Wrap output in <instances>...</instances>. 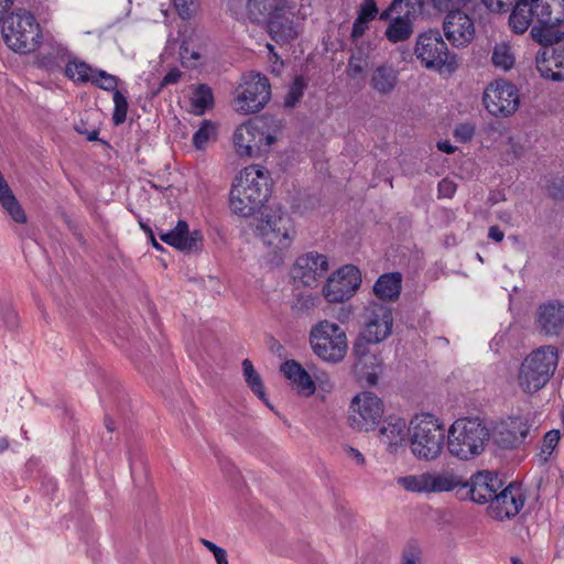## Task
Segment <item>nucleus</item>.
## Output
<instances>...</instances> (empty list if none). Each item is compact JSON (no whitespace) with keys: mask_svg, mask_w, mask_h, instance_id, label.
I'll list each match as a JSON object with an SVG mask.
<instances>
[{"mask_svg":"<svg viewBox=\"0 0 564 564\" xmlns=\"http://www.w3.org/2000/svg\"><path fill=\"white\" fill-rule=\"evenodd\" d=\"M384 413V405L380 398L369 391L354 397L349 406V423L357 431H372Z\"/></svg>","mask_w":564,"mask_h":564,"instance_id":"15","label":"nucleus"},{"mask_svg":"<svg viewBox=\"0 0 564 564\" xmlns=\"http://www.w3.org/2000/svg\"><path fill=\"white\" fill-rule=\"evenodd\" d=\"M491 62L495 67L503 72L510 70L516 63L511 45L508 42L497 43L492 51Z\"/></svg>","mask_w":564,"mask_h":564,"instance_id":"38","label":"nucleus"},{"mask_svg":"<svg viewBox=\"0 0 564 564\" xmlns=\"http://www.w3.org/2000/svg\"><path fill=\"white\" fill-rule=\"evenodd\" d=\"M525 492L520 485L509 484L491 500L488 512L497 520H505L516 517L524 507Z\"/></svg>","mask_w":564,"mask_h":564,"instance_id":"18","label":"nucleus"},{"mask_svg":"<svg viewBox=\"0 0 564 564\" xmlns=\"http://www.w3.org/2000/svg\"><path fill=\"white\" fill-rule=\"evenodd\" d=\"M1 33L6 44L14 52L28 54L39 47L42 37L35 17L24 10L12 12L2 21Z\"/></svg>","mask_w":564,"mask_h":564,"instance_id":"8","label":"nucleus"},{"mask_svg":"<svg viewBox=\"0 0 564 564\" xmlns=\"http://www.w3.org/2000/svg\"><path fill=\"white\" fill-rule=\"evenodd\" d=\"M316 296H313L311 293H303L297 296L293 308H295L297 312L306 313L316 306Z\"/></svg>","mask_w":564,"mask_h":564,"instance_id":"47","label":"nucleus"},{"mask_svg":"<svg viewBox=\"0 0 564 564\" xmlns=\"http://www.w3.org/2000/svg\"><path fill=\"white\" fill-rule=\"evenodd\" d=\"M280 2H286V0H248L247 17L251 22L267 23L271 11H276Z\"/></svg>","mask_w":564,"mask_h":564,"instance_id":"35","label":"nucleus"},{"mask_svg":"<svg viewBox=\"0 0 564 564\" xmlns=\"http://www.w3.org/2000/svg\"><path fill=\"white\" fill-rule=\"evenodd\" d=\"M482 3L492 12H505L514 0H481ZM535 20L533 4L531 0H517L514 8L509 17V25L517 34H522L530 28Z\"/></svg>","mask_w":564,"mask_h":564,"instance_id":"19","label":"nucleus"},{"mask_svg":"<svg viewBox=\"0 0 564 564\" xmlns=\"http://www.w3.org/2000/svg\"><path fill=\"white\" fill-rule=\"evenodd\" d=\"M242 371L245 376V380L250 387V389L254 392V394L262 400L265 405L273 410V406L269 402L265 395L264 387L262 383L261 377L254 370L252 362L249 359H245L242 362Z\"/></svg>","mask_w":564,"mask_h":564,"instance_id":"36","label":"nucleus"},{"mask_svg":"<svg viewBox=\"0 0 564 564\" xmlns=\"http://www.w3.org/2000/svg\"><path fill=\"white\" fill-rule=\"evenodd\" d=\"M443 31L447 41L456 47L468 45L475 37V23L462 9L447 12L443 21Z\"/></svg>","mask_w":564,"mask_h":564,"instance_id":"20","label":"nucleus"},{"mask_svg":"<svg viewBox=\"0 0 564 564\" xmlns=\"http://www.w3.org/2000/svg\"><path fill=\"white\" fill-rule=\"evenodd\" d=\"M366 66V61L361 57H350L347 66V74L351 78H356L362 74Z\"/></svg>","mask_w":564,"mask_h":564,"instance_id":"50","label":"nucleus"},{"mask_svg":"<svg viewBox=\"0 0 564 564\" xmlns=\"http://www.w3.org/2000/svg\"><path fill=\"white\" fill-rule=\"evenodd\" d=\"M414 53L427 69H434L441 74H452L457 68L456 56L449 54L446 43L437 31H427L420 34Z\"/></svg>","mask_w":564,"mask_h":564,"instance_id":"10","label":"nucleus"},{"mask_svg":"<svg viewBox=\"0 0 564 564\" xmlns=\"http://www.w3.org/2000/svg\"><path fill=\"white\" fill-rule=\"evenodd\" d=\"M182 72L178 68L170 69L161 82V86L174 85L180 82Z\"/></svg>","mask_w":564,"mask_h":564,"instance_id":"54","label":"nucleus"},{"mask_svg":"<svg viewBox=\"0 0 564 564\" xmlns=\"http://www.w3.org/2000/svg\"><path fill=\"white\" fill-rule=\"evenodd\" d=\"M475 134V127L471 123H460L454 130V137L460 142H468Z\"/></svg>","mask_w":564,"mask_h":564,"instance_id":"49","label":"nucleus"},{"mask_svg":"<svg viewBox=\"0 0 564 564\" xmlns=\"http://www.w3.org/2000/svg\"><path fill=\"white\" fill-rule=\"evenodd\" d=\"M325 387H326L325 390L329 391V390H332L333 384L329 381H326Z\"/></svg>","mask_w":564,"mask_h":564,"instance_id":"64","label":"nucleus"},{"mask_svg":"<svg viewBox=\"0 0 564 564\" xmlns=\"http://www.w3.org/2000/svg\"><path fill=\"white\" fill-rule=\"evenodd\" d=\"M310 344L318 358L330 364L344 360L348 349L346 333L338 324L327 319L319 321L312 327Z\"/></svg>","mask_w":564,"mask_h":564,"instance_id":"9","label":"nucleus"},{"mask_svg":"<svg viewBox=\"0 0 564 564\" xmlns=\"http://www.w3.org/2000/svg\"><path fill=\"white\" fill-rule=\"evenodd\" d=\"M402 564H421V550L410 545L403 552Z\"/></svg>","mask_w":564,"mask_h":564,"instance_id":"51","label":"nucleus"},{"mask_svg":"<svg viewBox=\"0 0 564 564\" xmlns=\"http://www.w3.org/2000/svg\"><path fill=\"white\" fill-rule=\"evenodd\" d=\"M402 276L398 272L382 274L375 283V294L382 300L397 299L401 291Z\"/></svg>","mask_w":564,"mask_h":564,"instance_id":"33","label":"nucleus"},{"mask_svg":"<svg viewBox=\"0 0 564 564\" xmlns=\"http://www.w3.org/2000/svg\"><path fill=\"white\" fill-rule=\"evenodd\" d=\"M306 88V84L301 76L294 78L292 85L290 86L289 93L285 97L284 104L286 107H294L296 102L301 99Z\"/></svg>","mask_w":564,"mask_h":564,"instance_id":"44","label":"nucleus"},{"mask_svg":"<svg viewBox=\"0 0 564 564\" xmlns=\"http://www.w3.org/2000/svg\"><path fill=\"white\" fill-rule=\"evenodd\" d=\"M465 487H469L470 499L476 503L491 502L501 487V480L491 471H478L473 475Z\"/></svg>","mask_w":564,"mask_h":564,"instance_id":"24","label":"nucleus"},{"mask_svg":"<svg viewBox=\"0 0 564 564\" xmlns=\"http://www.w3.org/2000/svg\"><path fill=\"white\" fill-rule=\"evenodd\" d=\"M456 192V184L449 178H443L438 183V194L441 197L451 198Z\"/></svg>","mask_w":564,"mask_h":564,"instance_id":"53","label":"nucleus"},{"mask_svg":"<svg viewBox=\"0 0 564 564\" xmlns=\"http://www.w3.org/2000/svg\"><path fill=\"white\" fill-rule=\"evenodd\" d=\"M538 23H564V0H531Z\"/></svg>","mask_w":564,"mask_h":564,"instance_id":"30","label":"nucleus"},{"mask_svg":"<svg viewBox=\"0 0 564 564\" xmlns=\"http://www.w3.org/2000/svg\"><path fill=\"white\" fill-rule=\"evenodd\" d=\"M443 420L430 412L414 414L408 423V443L411 454L423 462L441 457L446 445Z\"/></svg>","mask_w":564,"mask_h":564,"instance_id":"3","label":"nucleus"},{"mask_svg":"<svg viewBox=\"0 0 564 564\" xmlns=\"http://www.w3.org/2000/svg\"><path fill=\"white\" fill-rule=\"evenodd\" d=\"M379 440L390 453L398 452L408 442V424L404 419L388 417L379 429Z\"/></svg>","mask_w":564,"mask_h":564,"instance_id":"28","label":"nucleus"},{"mask_svg":"<svg viewBox=\"0 0 564 564\" xmlns=\"http://www.w3.org/2000/svg\"><path fill=\"white\" fill-rule=\"evenodd\" d=\"M488 238L495 242H501L505 238V232L498 226H491L488 229Z\"/></svg>","mask_w":564,"mask_h":564,"instance_id":"56","label":"nucleus"},{"mask_svg":"<svg viewBox=\"0 0 564 564\" xmlns=\"http://www.w3.org/2000/svg\"><path fill=\"white\" fill-rule=\"evenodd\" d=\"M177 14L183 19H191L199 8V0H172Z\"/></svg>","mask_w":564,"mask_h":564,"instance_id":"45","label":"nucleus"},{"mask_svg":"<svg viewBox=\"0 0 564 564\" xmlns=\"http://www.w3.org/2000/svg\"><path fill=\"white\" fill-rule=\"evenodd\" d=\"M368 26L369 22L357 17L352 24L351 36L355 39L361 36L366 32Z\"/></svg>","mask_w":564,"mask_h":564,"instance_id":"55","label":"nucleus"},{"mask_svg":"<svg viewBox=\"0 0 564 564\" xmlns=\"http://www.w3.org/2000/svg\"><path fill=\"white\" fill-rule=\"evenodd\" d=\"M113 113L112 121L116 126L122 124L127 120L128 98L121 90L115 91L112 95Z\"/></svg>","mask_w":564,"mask_h":564,"instance_id":"42","label":"nucleus"},{"mask_svg":"<svg viewBox=\"0 0 564 564\" xmlns=\"http://www.w3.org/2000/svg\"><path fill=\"white\" fill-rule=\"evenodd\" d=\"M202 543L205 545L207 550H209L213 554L221 550L223 547L216 545L214 542L203 539Z\"/></svg>","mask_w":564,"mask_h":564,"instance_id":"60","label":"nucleus"},{"mask_svg":"<svg viewBox=\"0 0 564 564\" xmlns=\"http://www.w3.org/2000/svg\"><path fill=\"white\" fill-rule=\"evenodd\" d=\"M360 283L359 269L352 264H346L327 279L323 294L329 303H340L350 299Z\"/></svg>","mask_w":564,"mask_h":564,"instance_id":"17","label":"nucleus"},{"mask_svg":"<svg viewBox=\"0 0 564 564\" xmlns=\"http://www.w3.org/2000/svg\"><path fill=\"white\" fill-rule=\"evenodd\" d=\"M392 327L393 316L389 306L372 303L366 308L362 329L352 347L357 372L362 371L367 367L368 361L371 366L379 367L380 361L378 357L370 354V345L384 341L391 335Z\"/></svg>","mask_w":564,"mask_h":564,"instance_id":"2","label":"nucleus"},{"mask_svg":"<svg viewBox=\"0 0 564 564\" xmlns=\"http://www.w3.org/2000/svg\"><path fill=\"white\" fill-rule=\"evenodd\" d=\"M216 137V126L210 120H204L193 135V144L197 150H204L210 139Z\"/></svg>","mask_w":564,"mask_h":564,"instance_id":"40","label":"nucleus"},{"mask_svg":"<svg viewBox=\"0 0 564 564\" xmlns=\"http://www.w3.org/2000/svg\"><path fill=\"white\" fill-rule=\"evenodd\" d=\"M558 364V351L542 346L529 354L520 365L517 383L522 392L533 394L546 386Z\"/></svg>","mask_w":564,"mask_h":564,"instance_id":"7","label":"nucleus"},{"mask_svg":"<svg viewBox=\"0 0 564 564\" xmlns=\"http://www.w3.org/2000/svg\"><path fill=\"white\" fill-rule=\"evenodd\" d=\"M378 7L373 0H365L358 11V18L370 22L378 15Z\"/></svg>","mask_w":564,"mask_h":564,"instance_id":"48","label":"nucleus"},{"mask_svg":"<svg viewBox=\"0 0 564 564\" xmlns=\"http://www.w3.org/2000/svg\"><path fill=\"white\" fill-rule=\"evenodd\" d=\"M560 440V430L553 429L544 434L540 452L536 455L540 463H547L556 456Z\"/></svg>","mask_w":564,"mask_h":564,"instance_id":"39","label":"nucleus"},{"mask_svg":"<svg viewBox=\"0 0 564 564\" xmlns=\"http://www.w3.org/2000/svg\"><path fill=\"white\" fill-rule=\"evenodd\" d=\"M328 271V260L324 254L307 252L300 256L293 268L294 280L303 285L314 288Z\"/></svg>","mask_w":564,"mask_h":564,"instance_id":"21","label":"nucleus"},{"mask_svg":"<svg viewBox=\"0 0 564 564\" xmlns=\"http://www.w3.org/2000/svg\"><path fill=\"white\" fill-rule=\"evenodd\" d=\"M97 135H98V132H97V131H93L91 133H89V135H88V138H87V139H88L89 141H94V140H96V139H97Z\"/></svg>","mask_w":564,"mask_h":564,"instance_id":"63","label":"nucleus"},{"mask_svg":"<svg viewBox=\"0 0 564 564\" xmlns=\"http://www.w3.org/2000/svg\"><path fill=\"white\" fill-rule=\"evenodd\" d=\"M214 106V94L209 86L199 84L193 86L188 97V104L185 108L188 112L195 116L204 115L208 109Z\"/></svg>","mask_w":564,"mask_h":564,"instance_id":"31","label":"nucleus"},{"mask_svg":"<svg viewBox=\"0 0 564 564\" xmlns=\"http://www.w3.org/2000/svg\"><path fill=\"white\" fill-rule=\"evenodd\" d=\"M536 323L547 335H557L564 327V304L557 300L539 306Z\"/></svg>","mask_w":564,"mask_h":564,"instance_id":"27","label":"nucleus"},{"mask_svg":"<svg viewBox=\"0 0 564 564\" xmlns=\"http://www.w3.org/2000/svg\"><path fill=\"white\" fill-rule=\"evenodd\" d=\"M489 437L490 431L480 417H458L447 429L446 448L459 460H471L485 451Z\"/></svg>","mask_w":564,"mask_h":564,"instance_id":"4","label":"nucleus"},{"mask_svg":"<svg viewBox=\"0 0 564 564\" xmlns=\"http://www.w3.org/2000/svg\"><path fill=\"white\" fill-rule=\"evenodd\" d=\"M280 371L288 379L291 388L300 395L311 397L316 390V386L311 375L302 365L293 359L284 361Z\"/></svg>","mask_w":564,"mask_h":564,"instance_id":"26","label":"nucleus"},{"mask_svg":"<svg viewBox=\"0 0 564 564\" xmlns=\"http://www.w3.org/2000/svg\"><path fill=\"white\" fill-rule=\"evenodd\" d=\"M421 0H393L389 8L379 15L388 20L384 35L391 43L409 40L413 33V21L421 10Z\"/></svg>","mask_w":564,"mask_h":564,"instance_id":"12","label":"nucleus"},{"mask_svg":"<svg viewBox=\"0 0 564 564\" xmlns=\"http://www.w3.org/2000/svg\"><path fill=\"white\" fill-rule=\"evenodd\" d=\"M256 236L274 256L288 250L295 237L292 217L279 204L264 208L256 224Z\"/></svg>","mask_w":564,"mask_h":564,"instance_id":"6","label":"nucleus"},{"mask_svg":"<svg viewBox=\"0 0 564 564\" xmlns=\"http://www.w3.org/2000/svg\"><path fill=\"white\" fill-rule=\"evenodd\" d=\"M397 484L408 492L430 495L427 471L399 477Z\"/></svg>","mask_w":564,"mask_h":564,"instance_id":"37","label":"nucleus"},{"mask_svg":"<svg viewBox=\"0 0 564 564\" xmlns=\"http://www.w3.org/2000/svg\"><path fill=\"white\" fill-rule=\"evenodd\" d=\"M265 24L271 39L279 44L294 41L301 32V18L297 15L296 6L289 0L280 2L276 11H271Z\"/></svg>","mask_w":564,"mask_h":564,"instance_id":"16","label":"nucleus"},{"mask_svg":"<svg viewBox=\"0 0 564 564\" xmlns=\"http://www.w3.org/2000/svg\"><path fill=\"white\" fill-rule=\"evenodd\" d=\"M471 0H431L432 6L440 12H451L454 10L463 9Z\"/></svg>","mask_w":564,"mask_h":564,"instance_id":"46","label":"nucleus"},{"mask_svg":"<svg viewBox=\"0 0 564 564\" xmlns=\"http://www.w3.org/2000/svg\"><path fill=\"white\" fill-rule=\"evenodd\" d=\"M271 86L268 78L259 73H249L242 77L235 98V109L240 113L259 111L269 101Z\"/></svg>","mask_w":564,"mask_h":564,"instance_id":"13","label":"nucleus"},{"mask_svg":"<svg viewBox=\"0 0 564 564\" xmlns=\"http://www.w3.org/2000/svg\"><path fill=\"white\" fill-rule=\"evenodd\" d=\"M70 57L66 44L53 37H46L36 55L35 64L47 72L61 69L62 64Z\"/></svg>","mask_w":564,"mask_h":564,"instance_id":"25","label":"nucleus"},{"mask_svg":"<svg viewBox=\"0 0 564 564\" xmlns=\"http://www.w3.org/2000/svg\"><path fill=\"white\" fill-rule=\"evenodd\" d=\"M267 48L269 51V61H270L271 72L274 74H280L283 68V61L275 53L272 44L267 43Z\"/></svg>","mask_w":564,"mask_h":564,"instance_id":"52","label":"nucleus"},{"mask_svg":"<svg viewBox=\"0 0 564 564\" xmlns=\"http://www.w3.org/2000/svg\"><path fill=\"white\" fill-rule=\"evenodd\" d=\"M119 83H120V79L117 76L109 74L106 70L97 69V68L95 70V74L91 79L93 85H95L96 87H98L102 90L111 91L112 95L115 94V91L120 90V89H118Z\"/></svg>","mask_w":564,"mask_h":564,"instance_id":"41","label":"nucleus"},{"mask_svg":"<svg viewBox=\"0 0 564 564\" xmlns=\"http://www.w3.org/2000/svg\"><path fill=\"white\" fill-rule=\"evenodd\" d=\"M214 556L217 564H229L227 560V552L225 549L218 550V552H216Z\"/></svg>","mask_w":564,"mask_h":564,"instance_id":"59","label":"nucleus"},{"mask_svg":"<svg viewBox=\"0 0 564 564\" xmlns=\"http://www.w3.org/2000/svg\"><path fill=\"white\" fill-rule=\"evenodd\" d=\"M534 429L535 421L531 413H514L496 421L491 436L499 448L516 449L525 444Z\"/></svg>","mask_w":564,"mask_h":564,"instance_id":"11","label":"nucleus"},{"mask_svg":"<svg viewBox=\"0 0 564 564\" xmlns=\"http://www.w3.org/2000/svg\"><path fill=\"white\" fill-rule=\"evenodd\" d=\"M397 84L398 72L393 67L381 65L373 69L370 86L376 93L388 95L395 88Z\"/></svg>","mask_w":564,"mask_h":564,"instance_id":"32","label":"nucleus"},{"mask_svg":"<svg viewBox=\"0 0 564 564\" xmlns=\"http://www.w3.org/2000/svg\"><path fill=\"white\" fill-rule=\"evenodd\" d=\"M558 24H542L533 25L530 34L531 37L542 45L552 44L554 40L552 28L557 26Z\"/></svg>","mask_w":564,"mask_h":564,"instance_id":"43","label":"nucleus"},{"mask_svg":"<svg viewBox=\"0 0 564 564\" xmlns=\"http://www.w3.org/2000/svg\"><path fill=\"white\" fill-rule=\"evenodd\" d=\"M9 447V440L7 437H0V453L4 452Z\"/></svg>","mask_w":564,"mask_h":564,"instance_id":"61","label":"nucleus"},{"mask_svg":"<svg viewBox=\"0 0 564 564\" xmlns=\"http://www.w3.org/2000/svg\"><path fill=\"white\" fill-rule=\"evenodd\" d=\"M540 76L551 82H564V45L543 47L535 55Z\"/></svg>","mask_w":564,"mask_h":564,"instance_id":"23","label":"nucleus"},{"mask_svg":"<svg viewBox=\"0 0 564 564\" xmlns=\"http://www.w3.org/2000/svg\"><path fill=\"white\" fill-rule=\"evenodd\" d=\"M281 126L270 117H256L236 128L232 144L239 158H260L271 151L278 140Z\"/></svg>","mask_w":564,"mask_h":564,"instance_id":"5","label":"nucleus"},{"mask_svg":"<svg viewBox=\"0 0 564 564\" xmlns=\"http://www.w3.org/2000/svg\"><path fill=\"white\" fill-rule=\"evenodd\" d=\"M346 453H347L348 457H350L351 459H354L356 462V464H358V465L365 464V457L357 448L348 447L346 449Z\"/></svg>","mask_w":564,"mask_h":564,"instance_id":"57","label":"nucleus"},{"mask_svg":"<svg viewBox=\"0 0 564 564\" xmlns=\"http://www.w3.org/2000/svg\"><path fill=\"white\" fill-rule=\"evenodd\" d=\"M163 242L185 253H196L202 250L204 237L199 229L189 230L188 224L180 219L174 228L160 235Z\"/></svg>","mask_w":564,"mask_h":564,"instance_id":"22","label":"nucleus"},{"mask_svg":"<svg viewBox=\"0 0 564 564\" xmlns=\"http://www.w3.org/2000/svg\"><path fill=\"white\" fill-rule=\"evenodd\" d=\"M65 76L75 84L91 83L96 68L76 57H68L65 61Z\"/></svg>","mask_w":564,"mask_h":564,"instance_id":"34","label":"nucleus"},{"mask_svg":"<svg viewBox=\"0 0 564 564\" xmlns=\"http://www.w3.org/2000/svg\"><path fill=\"white\" fill-rule=\"evenodd\" d=\"M485 109L494 117L508 118L512 116L520 106L518 88L505 80H495L487 85L482 93Z\"/></svg>","mask_w":564,"mask_h":564,"instance_id":"14","label":"nucleus"},{"mask_svg":"<svg viewBox=\"0 0 564 564\" xmlns=\"http://www.w3.org/2000/svg\"><path fill=\"white\" fill-rule=\"evenodd\" d=\"M273 181L268 169L259 164L243 167L234 178L229 192V209L248 218L262 212L272 194Z\"/></svg>","mask_w":564,"mask_h":564,"instance_id":"1","label":"nucleus"},{"mask_svg":"<svg viewBox=\"0 0 564 564\" xmlns=\"http://www.w3.org/2000/svg\"><path fill=\"white\" fill-rule=\"evenodd\" d=\"M427 477L430 495L451 492L466 485L465 478L453 468L427 471Z\"/></svg>","mask_w":564,"mask_h":564,"instance_id":"29","label":"nucleus"},{"mask_svg":"<svg viewBox=\"0 0 564 564\" xmlns=\"http://www.w3.org/2000/svg\"><path fill=\"white\" fill-rule=\"evenodd\" d=\"M367 381L369 383H371V384L376 383V381H377V372L375 370L367 373Z\"/></svg>","mask_w":564,"mask_h":564,"instance_id":"62","label":"nucleus"},{"mask_svg":"<svg viewBox=\"0 0 564 564\" xmlns=\"http://www.w3.org/2000/svg\"><path fill=\"white\" fill-rule=\"evenodd\" d=\"M437 149L447 154L454 153L455 147L451 144L449 141H438Z\"/></svg>","mask_w":564,"mask_h":564,"instance_id":"58","label":"nucleus"}]
</instances>
